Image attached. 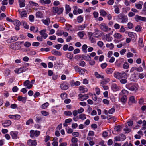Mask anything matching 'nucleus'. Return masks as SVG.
I'll list each match as a JSON object with an SVG mask.
<instances>
[{"mask_svg":"<svg viewBox=\"0 0 146 146\" xmlns=\"http://www.w3.org/2000/svg\"><path fill=\"white\" fill-rule=\"evenodd\" d=\"M127 88L131 91H136L138 90V86L134 84H130Z\"/></svg>","mask_w":146,"mask_h":146,"instance_id":"obj_4","label":"nucleus"},{"mask_svg":"<svg viewBox=\"0 0 146 146\" xmlns=\"http://www.w3.org/2000/svg\"><path fill=\"white\" fill-rule=\"evenodd\" d=\"M25 0H19L20 7L21 8L24 7L25 6Z\"/></svg>","mask_w":146,"mask_h":146,"instance_id":"obj_18","label":"nucleus"},{"mask_svg":"<svg viewBox=\"0 0 146 146\" xmlns=\"http://www.w3.org/2000/svg\"><path fill=\"white\" fill-rule=\"evenodd\" d=\"M42 22L46 25L48 26L50 23V20L49 18L42 20Z\"/></svg>","mask_w":146,"mask_h":146,"instance_id":"obj_12","label":"nucleus"},{"mask_svg":"<svg viewBox=\"0 0 146 146\" xmlns=\"http://www.w3.org/2000/svg\"><path fill=\"white\" fill-rule=\"evenodd\" d=\"M79 90L81 92L84 93L88 91V89L82 86H80L79 88Z\"/></svg>","mask_w":146,"mask_h":146,"instance_id":"obj_19","label":"nucleus"},{"mask_svg":"<svg viewBox=\"0 0 146 146\" xmlns=\"http://www.w3.org/2000/svg\"><path fill=\"white\" fill-rule=\"evenodd\" d=\"M83 58L86 60L89 61L91 59V58L88 55H87L86 56H83Z\"/></svg>","mask_w":146,"mask_h":146,"instance_id":"obj_29","label":"nucleus"},{"mask_svg":"<svg viewBox=\"0 0 146 146\" xmlns=\"http://www.w3.org/2000/svg\"><path fill=\"white\" fill-rule=\"evenodd\" d=\"M86 26L87 25L86 24L81 25L78 27V29L79 30H83L84 29Z\"/></svg>","mask_w":146,"mask_h":146,"instance_id":"obj_24","label":"nucleus"},{"mask_svg":"<svg viewBox=\"0 0 146 146\" xmlns=\"http://www.w3.org/2000/svg\"><path fill=\"white\" fill-rule=\"evenodd\" d=\"M22 23H23V25L25 29H29V25H27V24L25 21H23L22 22Z\"/></svg>","mask_w":146,"mask_h":146,"instance_id":"obj_49","label":"nucleus"},{"mask_svg":"<svg viewBox=\"0 0 146 146\" xmlns=\"http://www.w3.org/2000/svg\"><path fill=\"white\" fill-rule=\"evenodd\" d=\"M14 72L15 73L17 74H19L23 72L21 67L19 68L16 69L15 70H14Z\"/></svg>","mask_w":146,"mask_h":146,"instance_id":"obj_30","label":"nucleus"},{"mask_svg":"<svg viewBox=\"0 0 146 146\" xmlns=\"http://www.w3.org/2000/svg\"><path fill=\"white\" fill-rule=\"evenodd\" d=\"M126 79L127 78H124L121 79L120 80V82L121 84H125L127 82V80H126Z\"/></svg>","mask_w":146,"mask_h":146,"instance_id":"obj_42","label":"nucleus"},{"mask_svg":"<svg viewBox=\"0 0 146 146\" xmlns=\"http://www.w3.org/2000/svg\"><path fill=\"white\" fill-rule=\"evenodd\" d=\"M111 88L113 91H116L119 90V88L115 84H113L111 86Z\"/></svg>","mask_w":146,"mask_h":146,"instance_id":"obj_23","label":"nucleus"},{"mask_svg":"<svg viewBox=\"0 0 146 146\" xmlns=\"http://www.w3.org/2000/svg\"><path fill=\"white\" fill-rule=\"evenodd\" d=\"M41 113L44 116H46L49 115V113L45 111H41Z\"/></svg>","mask_w":146,"mask_h":146,"instance_id":"obj_37","label":"nucleus"},{"mask_svg":"<svg viewBox=\"0 0 146 146\" xmlns=\"http://www.w3.org/2000/svg\"><path fill=\"white\" fill-rule=\"evenodd\" d=\"M66 56L67 57L70 59H72L73 57V54L70 53L66 54Z\"/></svg>","mask_w":146,"mask_h":146,"instance_id":"obj_44","label":"nucleus"},{"mask_svg":"<svg viewBox=\"0 0 146 146\" xmlns=\"http://www.w3.org/2000/svg\"><path fill=\"white\" fill-rule=\"evenodd\" d=\"M23 85L24 86H27L26 88L29 89L31 88L33 86L32 84H30V82L28 80L25 81L24 82Z\"/></svg>","mask_w":146,"mask_h":146,"instance_id":"obj_8","label":"nucleus"},{"mask_svg":"<svg viewBox=\"0 0 146 146\" xmlns=\"http://www.w3.org/2000/svg\"><path fill=\"white\" fill-rule=\"evenodd\" d=\"M129 67V65L128 63H125L123 66V67L124 69H127Z\"/></svg>","mask_w":146,"mask_h":146,"instance_id":"obj_52","label":"nucleus"},{"mask_svg":"<svg viewBox=\"0 0 146 146\" xmlns=\"http://www.w3.org/2000/svg\"><path fill=\"white\" fill-rule=\"evenodd\" d=\"M71 141L73 143H76L78 141L77 139L74 137L72 139Z\"/></svg>","mask_w":146,"mask_h":146,"instance_id":"obj_58","label":"nucleus"},{"mask_svg":"<svg viewBox=\"0 0 146 146\" xmlns=\"http://www.w3.org/2000/svg\"><path fill=\"white\" fill-rule=\"evenodd\" d=\"M92 98L93 100L95 101H97V99H98V101H99L100 98H97L96 95L95 94L92 95Z\"/></svg>","mask_w":146,"mask_h":146,"instance_id":"obj_33","label":"nucleus"},{"mask_svg":"<svg viewBox=\"0 0 146 146\" xmlns=\"http://www.w3.org/2000/svg\"><path fill=\"white\" fill-rule=\"evenodd\" d=\"M86 71V70H83V69H80L78 72L81 74H84L85 73V71Z\"/></svg>","mask_w":146,"mask_h":146,"instance_id":"obj_62","label":"nucleus"},{"mask_svg":"<svg viewBox=\"0 0 146 146\" xmlns=\"http://www.w3.org/2000/svg\"><path fill=\"white\" fill-rule=\"evenodd\" d=\"M127 98L126 95H123L121 98V101L123 102H126Z\"/></svg>","mask_w":146,"mask_h":146,"instance_id":"obj_27","label":"nucleus"},{"mask_svg":"<svg viewBox=\"0 0 146 146\" xmlns=\"http://www.w3.org/2000/svg\"><path fill=\"white\" fill-rule=\"evenodd\" d=\"M136 21L138 22L139 21L141 20L144 21H146V18L145 17H143L136 15L135 18Z\"/></svg>","mask_w":146,"mask_h":146,"instance_id":"obj_7","label":"nucleus"},{"mask_svg":"<svg viewBox=\"0 0 146 146\" xmlns=\"http://www.w3.org/2000/svg\"><path fill=\"white\" fill-rule=\"evenodd\" d=\"M49 104L48 102H46L43 104L41 106L42 109H44L46 108L48 106Z\"/></svg>","mask_w":146,"mask_h":146,"instance_id":"obj_36","label":"nucleus"},{"mask_svg":"<svg viewBox=\"0 0 146 146\" xmlns=\"http://www.w3.org/2000/svg\"><path fill=\"white\" fill-rule=\"evenodd\" d=\"M10 47L11 48L15 50L19 49L21 48L19 44L17 42L11 44Z\"/></svg>","mask_w":146,"mask_h":146,"instance_id":"obj_5","label":"nucleus"},{"mask_svg":"<svg viewBox=\"0 0 146 146\" xmlns=\"http://www.w3.org/2000/svg\"><path fill=\"white\" fill-rule=\"evenodd\" d=\"M100 15L104 17L107 14L106 12L104 10L102 9L100 10Z\"/></svg>","mask_w":146,"mask_h":146,"instance_id":"obj_26","label":"nucleus"},{"mask_svg":"<svg viewBox=\"0 0 146 146\" xmlns=\"http://www.w3.org/2000/svg\"><path fill=\"white\" fill-rule=\"evenodd\" d=\"M110 33L106 34L105 36V38L106 40L108 41H111L112 39V37L110 36Z\"/></svg>","mask_w":146,"mask_h":146,"instance_id":"obj_16","label":"nucleus"},{"mask_svg":"<svg viewBox=\"0 0 146 146\" xmlns=\"http://www.w3.org/2000/svg\"><path fill=\"white\" fill-rule=\"evenodd\" d=\"M139 45L141 47H143V40L141 38H140L139 40Z\"/></svg>","mask_w":146,"mask_h":146,"instance_id":"obj_50","label":"nucleus"},{"mask_svg":"<svg viewBox=\"0 0 146 146\" xmlns=\"http://www.w3.org/2000/svg\"><path fill=\"white\" fill-rule=\"evenodd\" d=\"M9 117L11 119H13L15 120H18L20 118V116L18 114L15 115H9Z\"/></svg>","mask_w":146,"mask_h":146,"instance_id":"obj_10","label":"nucleus"},{"mask_svg":"<svg viewBox=\"0 0 146 146\" xmlns=\"http://www.w3.org/2000/svg\"><path fill=\"white\" fill-rule=\"evenodd\" d=\"M79 98L81 99V101H83L87 99L89 96L86 95H82L81 94H79L78 95Z\"/></svg>","mask_w":146,"mask_h":146,"instance_id":"obj_13","label":"nucleus"},{"mask_svg":"<svg viewBox=\"0 0 146 146\" xmlns=\"http://www.w3.org/2000/svg\"><path fill=\"white\" fill-rule=\"evenodd\" d=\"M95 76L97 78H104V76L103 75H101L99 74L97 72H95L94 74Z\"/></svg>","mask_w":146,"mask_h":146,"instance_id":"obj_31","label":"nucleus"},{"mask_svg":"<svg viewBox=\"0 0 146 146\" xmlns=\"http://www.w3.org/2000/svg\"><path fill=\"white\" fill-rule=\"evenodd\" d=\"M135 7L139 9H141L142 8V5L140 4H136Z\"/></svg>","mask_w":146,"mask_h":146,"instance_id":"obj_64","label":"nucleus"},{"mask_svg":"<svg viewBox=\"0 0 146 146\" xmlns=\"http://www.w3.org/2000/svg\"><path fill=\"white\" fill-rule=\"evenodd\" d=\"M110 81V80L109 79H108L106 80H104L101 82V84H102L103 85L104 84H105L109 82Z\"/></svg>","mask_w":146,"mask_h":146,"instance_id":"obj_45","label":"nucleus"},{"mask_svg":"<svg viewBox=\"0 0 146 146\" xmlns=\"http://www.w3.org/2000/svg\"><path fill=\"white\" fill-rule=\"evenodd\" d=\"M27 143L30 146H36L37 145V142L35 140L30 139L27 141Z\"/></svg>","mask_w":146,"mask_h":146,"instance_id":"obj_6","label":"nucleus"},{"mask_svg":"<svg viewBox=\"0 0 146 146\" xmlns=\"http://www.w3.org/2000/svg\"><path fill=\"white\" fill-rule=\"evenodd\" d=\"M128 27L129 29H131L133 27V24L129 22L127 24Z\"/></svg>","mask_w":146,"mask_h":146,"instance_id":"obj_60","label":"nucleus"},{"mask_svg":"<svg viewBox=\"0 0 146 146\" xmlns=\"http://www.w3.org/2000/svg\"><path fill=\"white\" fill-rule=\"evenodd\" d=\"M87 48V46L86 44L84 45L82 47V49L83 51L85 53L87 52L86 49Z\"/></svg>","mask_w":146,"mask_h":146,"instance_id":"obj_47","label":"nucleus"},{"mask_svg":"<svg viewBox=\"0 0 146 146\" xmlns=\"http://www.w3.org/2000/svg\"><path fill=\"white\" fill-rule=\"evenodd\" d=\"M113 70H114L113 69L111 68H109L106 69L105 70V71L107 74H112Z\"/></svg>","mask_w":146,"mask_h":146,"instance_id":"obj_17","label":"nucleus"},{"mask_svg":"<svg viewBox=\"0 0 146 146\" xmlns=\"http://www.w3.org/2000/svg\"><path fill=\"white\" fill-rule=\"evenodd\" d=\"M114 37L117 39H120L122 37V35L119 33H115L113 35Z\"/></svg>","mask_w":146,"mask_h":146,"instance_id":"obj_14","label":"nucleus"},{"mask_svg":"<svg viewBox=\"0 0 146 146\" xmlns=\"http://www.w3.org/2000/svg\"><path fill=\"white\" fill-rule=\"evenodd\" d=\"M119 136L121 141H123L126 139L125 136L123 134H121Z\"/></svg>","mask_w":146,"mask_h":146,"instance_id":"obj_34","label":"nucleus"},{"mask_svg":"<svg viewBox=\"0 0 146 146\" xmlns=\"http://www.w3.org/2000/svg\"><path fill=\"white\" fill-rule=\"evenodd\" d=\"M61 97L62 99H64L65 98H66L67 96V94L65 93H62L61 95Z\"/></svg>","mask_w":146,"mask_h":146,"instance_id":"obj_59","label":"nucleus"},{"mask_svg":"<svg viewBox=\"0 0 146 146\" xmlns=\"http://www.w3.org/2000/svg\"><path fill=\"white\" fill-rule=\"evenodd\" d=\"M11 121L7 120L5 121L4 123L2 124L5 127H7L9 126L11 124Z\"/></svg>","mask_w":146,"mask_h":146,"instance_id":"obj_15","label":"nucleus"},{"mask_svg":"<svg viewBox=\"0 0 146 146\" xmlns=\"http://www.w3.org/2000/svg\"><path fill=\"white\" fill-rule=\"evenodd\" d=\"M13 22L14 24L16 26H20L21 25L20 21L18 20H15Z\"/></svg>","mask_w":146,"mask_h":146,"instance_id":"obj_25","label":"nucleus"},{"mask_svg":"<svg viewBox=\"0 0 146 146\" xmlns=\"http://www.w3.org/2000/svg\"><path fill=\"white\" fill-rule=\"evenodd\" d=\"M85 63L84 61H82L79 64V65L82 67H84L85 65Z\"/></svg>","mask_w":146,"mask_h":146,"instance_id":"obj_63","label":"nucleus"},{"mask_svg":"<svg viewBox=\"0 0 146 146\" xmlns=\"http://www.w3.org/2000/svg\"><path fill=\"white\" fill-rule=\"evenodd\" d=\"M122 127L120 125L115 126L114 129L115 131L118 132L120 131L122 129Z\"/></svg>","mask_w":146,"mask_h":146,"instance_id":"obj_22","label":"nucleus"},{"mask_svg":"<svg viewBox=\"0 0 146 146\" xmlns=\"http://www.w3.org/2000/svg\"><path fill=\"white\" fill-rule=\"evenodd\" d=\"M29 3L30 5H32L33 6H34L36 7H37L38 6V4L35 3V2H33L32 1H29Z\"/></svg>","mask_w":146,"mask_h":146,"instance_id":"obj_51","label":"nucleus"},{"mask_svg":"<svg viewBox=\"0 0 146 146\" xmlns=\"http://www.w3.org/2000/svg\"><path fill=\"white\" fill-rule=\"evenodd\" d=\"M42 119V118L41 117L38 116L36 117V121L37 122H39V121H41Z\"/></svg>","mask_w":146,"mask_h":146,"instance_id":"obj_54","label":"nucleus"},{"mask_svg":"<svg viewBox=\"0 0 146 146\" xmlns=\"http://www.w3.org/2000/svg\"><path fill=\"white\" fill-rule=\"evenodd\" d=\"M79 117L82 120H84L86 118L85 115L84 114H81L80 115H79Z\"/></svg>","mask_w":146,"mask_h":146,"instance_id":"obj_38","label":"nucleus"},{"mask_svg":"<svg viewBox=\"0 0 146 146\" xmlns=\"http://www.w3.org/2000/svg\"><path fill=\"white\" fill-rule=\"evenodd\" d=\"M114 7L115 8L114 11L117 14H118L120 13L119 9V8L117 7V6L115 5L114 6Z\"/></svg>","mask_w":146,"mask_h":146,"instance_id":"obj_40","label":"nucleus"},{"mask_svg":"<svg viewBox=\"0 0 146 146\" xmlns=\"http://www.w3.org/2000/svg\"><path fill=\"white\" fill-rule=\"evenodd\" d=\"M66 13L68 14L71 11V8L69 6L67 5H66Z\"/></svg>","mask_w":146,"mask_h":146,"instance_id":"obj_32","label":"nucleus"},{"mask_svg":"<svg viewBox=\"0 0 146 146\" xmlns=\"http://www.w3.org/2000/svg\"><path fill=\"white\" fill-rule=\"evenodd\" d=\"M129 103L130 104V102L132 103H134L135 102V99L133 96H131L130 97L129 99Z\"/></svg>","mask_w":146,"mask_h":146,"instance_id":"obj_41","label":"nucleus"},{"mask_svg":"<svg viewBox=\"0 0 146 146\" xmlns=\"http://www.w3.org/2000/svg\"><path fill=\"white\" fill-rule=\"evenodd\" d=\"M64 114L66 116H70L72 115V112L70 111H65L64 112Z\"/></svg>","mask_w":146,"mask_h":146,"instance_id":"obj_55","label":"nucleus"},{"mask_svg":"<svg viewBox=\"0 0 146 146\" xmlns=\"http://www.w3.org/2000/svg\"><path fill=\"white\" fill-rule=\"evenodd\" d=\"M114 76L116 78L120 80L122 78H127V74L125 73H119L117 72H115L114 74Z\"/></svg>","mask_w":146,"mask_h":146,"instance_id":"obj_1","label":"nucleus"},{"mask_svg":"<svg viewBox=\"0 0 146 146\" xmlns=\"http://www.w3.org/2000/svg\"><path fill=\"white\" fill-rule=\"evenodd\" d=\"M30 137H37L40 135V132L37 130H31L30 131Z\"/></svg>","mask_w":146,"mask_h":146,"instance_id":"obj_3","label":"nucleus"},{"mask_svg":"<svg viewBox=\"0 0 146 146\" xmlns=\"http://www.w3.org/2000/svg\"><path fill=\"white\" fill-rule=\"evenodd\" d=\"M127 21V17L123 16L122 18L121 22L123 23Z\"/></svg>","mask_w":146,"mask_h":146,"instance_id":"obj_46","label":"nucleus"},{"mask_svg":"<svg viewBox=\"0 0 146 146\" xmlns=\"http://www.w3.org/2000/svg\"><path fill=\"white\" fill-rule=\"evenodd\" d=\"M42 14L40 11H38L36 13V17L42 18Z\"/></svg>","mask_w":146,"mask_h":146,"instance_id":"obj_28","label":"nucleus"},{"mask_svg":"<svg viewBox=\"0 0 146 146\" xmlns=\"http://www.w3.org/2000/svg\"><path fill=\"white\" fill-rule=\"evenodd\" d=\"M10 135L13 139H17V133L15 132L11 131V132Z\"/></svg>","mask_w":146,"mask_h":146,"instance_id":"obj_21","label":"nucleus"},{"mask_svg":"<svg viewBox=\"0 0 146 146\" xmlns=\"http://www.w3.org/2000/svg\"><path fill=\"white\" fill-rule=\"evenodd\" d=\"M10 39L11 42H13L17 41L18 40V38L16 36H13L11 37Z\"/></svg>","mask_w":146,"mask_h":146,"instance_id":"obj_43","label":"nucleus"},{"mask_svg":"<svg viewBox=\"0 0 146 146\" xmlns=\"http://www.w3.org/2000/svg\"><path fill=\"white\" fill-rule=\"evenodd\" d=\"M46 31V30L44 29L41 30L40 32V34L42 35V37L44 39H45L48 36L47 34L45 33Z\"/></svg>","mask_w":146,"mask_h":146,"instance_id":"obj_11","label":"nucleus"},{"mask_svg":"<svg viewBox=\"0 0 146 146\" xmlns=\"http://www.w3.org/2000/svg\"><path fill=\"white\" fill-rule=\"evenodd\" d=\"M63 10V9L62 8H58V9L57 13L58 14H60L61 13Z\"/></svg>","mask_w":146,"mask_h":146,"instance_id":"obj_61","label":"nucleus"},{"mask_svg":"<svg viewBox=\"0 0 146 146\" xmlns=\"http://www.w3.org/2000/svg\"><path fill=\"white\" fill-rule=\"evenodd\" d=\"M106 46L110 48V49H113L114 47V45L112 43L107 44H106Z\"/></svg>","mask_w":146,"mask_h":146,"instance_id":"obj_39","label":"nucleus"},{"mask_svg":"<svg viewBox=\"0 0 146 146\" xmlns=\"http://www.w3.org/2000/svg\"><path fill=\"white\" fill-rule=\"evenodd\" d=\"M20 16L21 18H23L27 16V13L26 11L24 10L20 13Z\"/></svg>","mask_w":146,"mask_h":146,"instance_id":"obj_20","label":"nucleus"},{"mask_svg":"<svg viewBox=\"0 0 146 146\" xmlns=\"http://www.w3.org/2000/svg\"><path fill=\"white\" fill-rule=\"evenodd\" d=\"M52 53L56 55H60L61 53L58 51L53 50L52 51Z\"/></svg>","mask_w":146,"mask_h":146,"instance_id":"obj_35","label":"nucleus"},{"mask_svg":"<svg viewBox=\"0 0 146 146\" xmlns=\"http://www.w3.org/2000/svg\"><path fill=\"white\" fill-rule=\"evenodd\" d=\"M22 99H24V102H25L26 99H27V97H23L21 96H19L18 97V100L19 101H22Z\"/></svg>","mask_w":146,"mask_h":146,"instance_id":"obj_53","label":"nucleus"},{"mask_svg":"<svg viewBox=\"0 0 146 146\" xmlns=\"http://www.w3.org/2000/svg\"><path fill=\"white\" fill-rule=\"evenodd\" d=\"M115 111V109L113 107L108 111V113L110 114H111L113 113Z\"/></svg>","mask_w":146,"mask_h":146,"instance_id":"obj_48","label":"nucleus"},{"mask_svg":"<svg viewBox=\"0 0 146 146\" xmlns=\"http://www.w3.org/2000/svg\"><path fill=\"white\" fill-rule=\"evenodd\" d=\"M101 30L102 31L108 32L109 31L111 30L110 28H109L108 27L105 23H102L99 25Z\"/></svg>","mask_w":146,"mask_h":146,"instance_id":"obj_2","label":"nucleus"},{"mask_svg":"<svg viewBox=\"0 0 146 146\" xmlns=\"http://www.w3.org/2000/svg\"><path fill=\"white\" fill-rule=\"evenodd\" d=\"M60 87L62 90H65L68 89L69 86L68 84L64 82L61 84Z\"/></svg>","mask_w":146,"mask_h":146,"instance_id":"obj_9","label":"nucleus"},{"mask_svg":"<svg viewBox=\"0 0 146 146\" xmlns=\"http://www.w3.org/2000/svg\"><path fill=\"white\" fill-rule=\"evenodd\" d=\"M78 34L79 37L81 38H82L84 36L83 33L82 32H78Z\"/></svg>","mask_w":146,"mask_h":146,"instance_id":"obj_57","label":"nucleus"},{"mask_svg":"<svg viewBox=\"0 0 146 146\" xmlns=\"http://www.w3.org/2000/svg\"><path fill=\"white\" fill-rule=\"evenodd\" d=\"M83 20V17L81 16L78 17L77 21L78 22L81 23Z\"/></svg>","mask_w":146,"mask_h":146,"instance_id":"obj_56","label":"nucleus"}]
</instances>
